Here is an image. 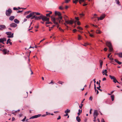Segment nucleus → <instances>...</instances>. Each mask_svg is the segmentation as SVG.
<instances>
[{"label": "nucleus", "mask_w": 122, "mask_h": 122, "mask_svg": "<svg viewBox=\"0 0 122 122\" xmlns=\"http://www.w3.org/2000/svg\"><path fill=\"white\" fill-rule=\"evenodd\" d=\"M35 17H36V16L35 15H33L30 18V19H33L34 18H35Z\"/></svg>", "instance_id": "obj_33"}, {"label": "nucleus", "mask_w": 122, "mask_h": 122, "mask_svg": "<svg viewBox=\"0 0 122 122\" xmlns=\"http://www.w3.org/2000/svg\"><path fill=\"white\" fill-rule=\"evenodd\" d=\"M81 112L82 110H81L80 109H79L78 110V112L77 113L78 116H79V115H80V114L81 113Z\"/></svg>", "instance_id": "obj_23"}, {"label": "nucleus", "mask_w": 122, "mask_h": 122, "mask_svg": "<svg viewBox=\"0 0 122 122\" xmlns=\"http://www.w3.org/2000/svg\"><path fill=\"white\" fill-rule=\"evenodd\" d=\"M13 10H18V9L14 7L13 8Z\"/></svg>", "instance_id": "obj_53"}, {"label": "nucleus", "mask_w": 122, "mask_h": 122, "mask_svg": "<svg viewBox=\"0 0 122 122\" xmlns=\"http://www.w3.org/2000/svg\"><path fill=\"white\" fill-rule=\"evenodd\" d=\"M109 58L111 60H113V59L112 58V57L110 58H110Z\"/></svg>", "instance_id": "obj_64"}, {"label": "nucleus", "mask_w": 122, "mask_h": 122, "mask_svg": "<svg viewBox=\"0 0 122 122\" xmlns=\"http://www.w3.org/2000/svg\"><path fill=\"white\" fill-rule=\"evenodd\" d=\"M12 13V10L10 9H9L6 11V15L8 16H10L11 15V14Z\"/></svg>", "instance_id": "obj_3"}, {"label": "nucleus", "mask_w": 122, "mask_h": 122, "mask_svg": "<svg viewBox=\"0 0 122 122\" xmlns=\"http://www.w3.org/2000/svg\"><path fill=\"white\" fill-rule=\"evenodd\" d=\"M31 11H26L25 12V14H28Z\"/></svg>", "instance_id": "obj_45"}, {"label": "nucleus", "mask_w": 122, "mask_h": 122, "mask_svg": "<svg viewBox=\"0 0 122 122\" xmlns=\"http://www.w3.org/2000/svg\"><path fill=\"white\" fill-rule=\"evenodd\" d=\"M106 45L109 47L110 52L112 51H113V49L111 42L108 41H107Z\"/></svg>", "instance_id": "obj_2"}, {"label": "nucleus", "mask_w": 122, "mask_h": 122, "mask_svg": "<svg viewBox=\"0 0 122 122\" xmlns=\"http://www.w3.org/2000/svg\"><path fill=\"white\" fill-rule=\"evenodd\" d=\"M111 97L112 99V101H113L114 100V95H112L111 96Z\"/></svg>", "instance_id": "obj_28"}, {"label": "nucleus", "mask_w": 122, "mask_h": 122, "mask_svg": "<svg viewBox=\"0 0 122 122\" xmlns=\"http://www.w3.org/2000/svg\"><path fill=\"white\" fill-rule=\"evenodd\" d=\"M100 65H102L103 63V61L101 60H100Z\"/></svg>", "instance_id": "obj_39"}, {"label": "nucleus", "mask_w": 122, "mask_h": 122, "mask_svg": "<svg viewBox=\"0 0 122 122\" xmlns=\"http://www.w3.org/2000/svg\"><path fill=\"white\" fill-rule=\"evenodd\" d=\"M70 112V110H69L68 109H66V110L65 111V113H68Z\"/></svg>", "instance_id": "obj_24"}, {"label": "nucleus", "mask_w": 122, "mask_h": 122, "mask_svg": "<svg viewBox=\"0 0 122 122\" xmlns=\"http://www.w3.org/2000/svg\"><path fill=\"white\" fill-rule=\"evenodd\" d=\"M59 29L60 31H61L62 32H64V30L62 29L60 27L59 28Z\"/></svg>", "instance_id": "obj_37"}, {"label": "nucleus", "mask_w": 122, "mask_h": 122, "mask_svg": "<svg viewBox=\"0 0 122 122\" xmlns=\"http://www.w3.org/2000/svg\"><path fill=\"white\" fill-rule=\"evenodd\" d=\"M76 31V29H74L73 30V31L74 33Z\"/></svg>", "instance_id": "obj_51"}, {"label": "nucleus", "mask_w": 122, "mask_h": 122, "mask_svg": "<svg viewBox=\"0 0 122 122\" xmlns=\"http://www.w3.org/2000/svg\"><path fill=\"white\" fill-rule=\"evenodd\" d=\"M109 77L112 80H113V81L115 83H116L117 82L119 83L117 80L116 78L114 76L110 75L109 76Z\"/></svg>", "instance_id": "obj_4"}, {"label": "nucleus", "mask_w": 122, "mask_h": 122, "mask_svg": "<svg viewBox=\"0 0 122 122\" xmlns=\"http://www.w3.org/2000/svg\"><path fill=\"white\" fill-rule=\"evenodd\" d=\"M101 122H105L104 119L102 118V119Z\"/></svg>", "instance_id": "obj_57"}, {"label": "nucleus", "mask_w": 122, "mask_h": 122, "mask_svg": "<svg viewBox=\"0 0 122 122\" xmlns=\"http://www.w3.org/2000/svg\"><path fill=\"white\" fill-rule=\"evenodd\" d=\"M49 84H54V82H53V80H52L51 81V82L50 83H49Z\"/></svg>", "instance_id": "obj_48"}, {"label": "nucleus", "mask_w": 122, "mask_h": 122, "mask_svg": "<svg viewBox=\"0 0 122 122\" xmlns=\"http://www.w3.org/2000/svg\"><path fill=\"white\" fill-rule=\"evenodd\" d=\"M35 12H33L30 13L29 15H27L26 16V18L28 19L30 18L31 16L35 15Z\"/></svg>", "instance_id": "obj_8"}, {"label": "nucleus", "mask_w": 122, "mask_h": 122, "mask_svg": "<svg viewBox=\"0 0 122 122\" xmlns=\"http://www.w3.org/2000/svg\"><path fill=\"white\" fill-rule=\"evenodd\" d=\"M41 19L43 21H48L49 20V18H47L46 16L43 15H42Z\"/></svg>", "instance_id": "obj_7"}, {"label": "nucleus", "mask_w": 122, "mask_h": 122, "mask_svg": "<svg viewBox=\"0 0 122 122\" xmlns=\"http://www.w3.org/2000/svg\"><path fill=\"white\" fill-rule=\"evenodd\" d=\"M77 28L78 29H79L81 30H83V29L81 27H79V26L77 27Z\"/></svg>", "instance_id": "obj_35"}, {"label": "nucleus", "mask_w": 122, "mask_h": 122, "mask_svg": "<svg viewBox=\"0 0 122 122\" xmlns=\"http://www.w3.org/2000/svg\"><path fill=\"white\" fill-rule=\"evenodd\" d=\"M105 15H101L100 17H97L98 20H102L105 17Z\"/></svg>", "instance_id": "obj_12"}, {"label": "nucleus", "mask_w": 122, "mask_h": 122, "mask_svg": "<svg viewBox=\"0 0 122 122\" xmlns=\"http://www.w3.org/2000/svg\"><path fill=\"white\" fill-rule=\"evenodd\" d=\"M57 83L59 84H62L63 83H64V82H63L61 81H59L57 82Z\"/></svg>", "instance_id": "obj_38"}, {"label": "nucleus", "mask_w": 122, "mask_h": 122, "mask_svg": "<svg viewBox=\"0 0 122 122\" xmlns=\"http://www.w3.org/2000/svg\"><path fill=\"white\" fill-rule=\"evenodd\" d=\"M115 0L116 3H117V4L120 5V2L119 1V0Z\"/></svg>", "instance_id": "obj_30"}, {"label": "nucleus", "mask_w": 122, "mask_h": 122, "mask_svg": "<svg viewBox=\"0 0 122 122\" xmlns=\"http://www.w3.org/2000/svg\"><path fill=\"white\" fill-rule=\"evenodd\" d=\"M96 33L97 34H100L101 33L102 31L99 30H96Z\"/></svg>", "instance_id": "obj_25"}, {"label": "nucleus", "mask_w": 122, "mask_h": 122, "mask_svg": "<svg viewBox=\"0 0 122 122\" xmlns=\"http://www.w3.org/2000/svg\"><path fill=\"white\" fill-rule=\"evenodd\" d=\"M89 100H91L92 101V97L91 96L89 98Z\"/></svg>", "instance_id": "obj_58"}, {"label": "nucleus", "mask_w": 122, "mask_h": 122, "mask_svg": "<svg viewBox=\"0 0 122 122\" xmlns=\"http://www.w3.org/2000/svg\"><path fill=\"white\" fill-rule=\"evenodd\" d=\"M107 48L106 47L104 49V50L105 51H107Z\"/></svg>", "instance_id": "obj_52"}, {"label": "nucleus", "mask_w": 122, "mask_h": 122, "mask_svg": "<svg viewBox=\"0 0 122 122\" xmlns=\"http://www.w3.org/2000/svg\"><path fill=\"white\" fill-rule=\"evenodd\" d=\"M35 14H36V15H40V14L39 13H38V12H35Z\"/></svg>", "instance_id": "obj_50"}, {"label": "nucleus", "mask_w": 122, "mask_h": 122, "mask_svg": "<svg viewBox=\"0 0 122 122\" xmlns=\"http://www.w3.org/2000/svg\"><path fill=\"white\" fill-rule=\"evenodd\" d=\"M15 118L14 117H12V121H13L15 120Z\"/></svg>", "instance_id": "obj_62"}, {"label": "nucleus", "mask_w": 122, "mask_h": 122, "mask_svg": "<svg viewBox=\"0 0 122 122\" xmlns=\"http://www.w3.org/2000/svg\"><path fill=\"white\" fill-rule=\"evenodd\" d=\"M80 16L82 17L84 15V14L83 13L80 14Z\"/></svg>", "instance_id": "obj_42"}, {"label": "nucleus", "mask_w": 122, "mask_h": 122, "mask_svg": "<svg viewBox=\"0 0 122 122\" xmlns=\"http://www.w3.org/2000/svg\"><path fill=\"white\" fill-rule=\"evenodd\" d=\"M11 41V40L10 39H8L7 41L6 44H8V43H9Z\"/></svg>", "instance_id": "obj_32"}, {"label": "nucleus", "mask_w": 122, "mask_h": 122, "mask_svg": "<svg viewBox=\"0 0 122 122\" xmlns=\"http://www.w3.org/2000/svg\"><path fill=\"white\" fill-rule=\"evenodd\" d=\"M65 22L67 24H70L71 25H72L74 23V21L72 20H66L65 19Z\"/></svg>", "instance_id": "obj_6"}, {"label": "nucleus", "mask_w": 122, "mask_h": 122, "mask_svg": "<svg viewBox=\"0 0 122 122\" xmlns=\"http://www.w3.org/2000/svg\"><path fill=\"white\" fill-rule=\"evenodd\" d=\"M101 87V86L100 85H99V87H97V89H98V90H100L101 92H102V90L101 89H100V88Z\"/></svg>", "instance_id": "obj_31"}, {"label": "nucleus", "mask_w": 122, "mask_h": 122, "mask_svg": "<svg viewBox=\"0 0 122 122\" xmlns=\"http://www.w3.org/2000/svg\"><path fill=\"white\" fill-rule=\"evenodd\" d=\"M66 114L64 115L65 116H68V113H65Z\"/></svg>", "instance_id": "obj_61"}, {"label": "nucleus", "mask_w": 122, "mask_h": 122, "mask_svg": "<svg viewBox=\"0 0 122 122\" xmlns=\"http://www.w3.org/2000/svg\"><path fill=\"white\" fill-rule=\"evenodd\" d=\"M78 0L79 1V0H73V3L75 4H76V3L78 2Z\"/></svg>", "instance_id": "obj_29"}, {"label": "nucleus", "mask_w": 122, "mask_h": 122, "mask_svg": "<svg viewBox=\"0 0 122 122\" xmlns=\"http://www.w3.org/2000/svg\"><path fill=\"white\" fill-rule=\"evenodd\" d=\"M83 104H81V106H79V107H80V109H81V108H82V106H83Z\"/></svg>", "instance_id": "obj_43"}, {"label": "nucleus", "mask_w": 122, "mask_h": 122, "mask_svg": "<svg viewBox=\"0 0 122 122\" xmlns=\"http://www.w3.org/2000/svg\"><path fill=\"white\" fill-rule=\"evenodd\" d=\"M117 63L119 65H121L122 64V62H121L119 61H118Z\"/></svg>", "instance_id": "obj_55"}, {"label": "nucleus", "mask_w": 122, "mask_h": 122, "mask_svg": "<svg viewBox=\"0 0 122 122\" xmlns=\"http://www.w3.org/2000/svg\"><path fill=\"white\" fill-rule=\"evenodd\" d=\"M46 115H51V113L49 112H46Z\"/></svg>", "instance_id": "obj_44"}, {"label": "nucleus", "mask_w": 122, "mask_h": 122, "mask_svg": "<svg viewBox=\"0 0 122 122\" xmlns=\"http://www.w3.org/2000/svg\"><path fill=\"white\" fill-rule=\"evenodd\" d=\"M61 118V117L60 116H59L58 118H57V119L59 120Z\"/></svg>", "instance_id": "obj_63"}, {"label": "nucleus", "mask_w": 122, "mask_h": 122, "mask_svg": "<svg viewBox=\"0 0 122 122\" xmlns=\"http://www.w3.org/2000/svg\"><path fill=\"white\" fill-rule=\"evenodd\" d=\"M77 24L78 25H80L81 24V23L79 21H78L77 22Z\"/></svg>", "instance_id": "obj_49"}, {"label": "nucleus", "mask_w": 122, "mask_h": 122, "mask_svg": "<svg viewBox=\"0 0 122 122\" xmlns=\"http://www.w3.org/2000/svg\"><path fill=\"white\" fill-rule=\"evenodd\" d=\"M15 17L14 16H11L9 18V20L11 21L13 20L14 19Z\"/></svg>", "instance_id": "obj_18"}, {"label": "nucleus", "mask_w": 122, "mask_h": 122, "mask_svg": "<svg viewBox=\"0 0 122 122\" xmlns=\"http://www.w3.org/2000/svg\"><path fill=\"white\" fill-rule=\"evenodd\" d=\"M111 53H110L108 55V56H107L108 58H110V56L111 55Z\"/></svg>", "instance_id": "obj_56"}, {"label": "nucleus", "mask_w": 122, "mask_h": 122, "mask_svg": "<svg viewBox=\"0 0 122 122\" xmlns=\"http://www.w3.org/2000/svg\"><path fill=\"white\" fill-rule=\"evenodd\" d=\"M75 19L77 20H79V18L78 17H75Z\"/></svg>", "instance_id": "obj_54"}, {"label": "nucleus", "mask_w": 122, "mask_h": 122, "mask_svg": "<svg viewBox=\"0 0 122 122\" xmlns=\"http://www.w3.org/2000/svg\"><path fill=\"white\" fill-rule=\"evenodd\" d=\"M42 15H41L40 16H36L35 20H40L41 19L42 17Z\"/></svg>", "instance_id": "obj_16"}, {"label": "nucleus", "mask_w": 122, "mask_h": 122, "mask_svg": "<svg viewBox=\"0 0 122 122\" xmlns=\"http://www.w3.org/2000/svg\"><path fill=\"white\" fill-rule=\"evenodd\" d=\"M6 41V39L5 38L0 39V43H3L4 41Z\"/></svg>", "instance_id": "obj_15"}, {"label": "nucleus", "mask_w": 122, "mask_h": 122, "mask_svg": "<svg viewBox=\"0 0 122 122\" xmlns=\"http://www.w3.org/2000/svg\"><path fill=\"white\" fill-rule=\"evenodd\" d=\"M26 117L25 116V117H24V118L22 120V121L23 122H24L25 121V119H26Z\"/></svg>", "instance_id": "obj_46"}, {"label": "nucleus", "mask_w": 122, "mask_h": 122, "mask_svg": "<svg viewBox=\"0 0 122 122\" xmlns=\"http://www.w3.org/2000/svg\"><path fill=\"white\" fill-rule=\"evenodd\" d=\"M10 26L11 27H15L17 26V25L15 23H13L11 24Z\"/></svg>", "instance_id": "obj_13"}, {"label": "nucleus", "mask_w": 122, "mask_h": 122, "mask_svg": "<svg viewBox=\"0 0 122 122\" xmlns=\"http://www.w3.org/2000/svg\"><path fill=\"white\" fill-rule=\"evenodd\" d=\"M22 11H23L22 10L20 11V10H19L17 11V13H20L21 12H22Z\"/></svg>", "instance_id": "obj_60"}, {"label": "nucleus", "mask_w": 122, "mask_h": 122, "mask_svg": "<svg viewBox=\"0 0 122 122\" xmlns=\"http://www.w3.org/2000/svg\"><path fill=\"white\" fill-rule=\"evenodd\" d=\"M50 23H51V22H49V21L46 22V24H50Z\"/></svg>", "instance_id": "obj_47"}, {"label": "nucleus", "mask_w": 122, "mask_h": 122, "mask_svg": "<svg viewBox=\"0 0 122 122\" xmlns=\"http://www.w3.org/2000/svg\"><path fill=\"white\" fill-rule=\"evenodd\" d=\"M96 117H94V120H93V121L95 122H96Z\"/></svg>", "instance_id": "obj_41"}, {"label": "nucleus", "mask_w": 122, "mask_h": 122, "mask_svg": "<svg viewBox=\"0 0 122 122\" xmlns=\"http://www.w3.org/2000/svg\"><path fill=\"white\" fill-rule=\"evenodd\" d=\"M65 2L66 3H68L70 1V0H65Z\"/></svg>", "instance_id": "obj_40"}, {"label": "nucleus", "mask_w": 122, "mask_h": 122, "mask_svg": "<svg viewBox=\"0 0 122 122\" xmlns=\"http://www.w3.org/2000/svg\"><path fill=\"white\" fill-rule=\"evenodd\" d=\"M55 15L56 16H58V17L55 18L52 16H51V20L54 24L58 25V22L59 23H60L61 20L62 19V17L61 16V13L57 11H55Z\"/></svg>", "instance_id": "obj_1"}, {"label": "nucleus", "mask_w": 122, "mask_h": 122, "mask_svg": "<svg viewBox=\"0 0 122 122\" xmlns=\"http://www.w3.org/2000/svg\"><path fill=\"white\" fill-rule=\"evenodd\" d=\"M41 116V114H38L32 116L30 118V119H32L34 118H37L40 117Z\"/></svg>", "instance_id": "obj_9"}, {"label": "nucleus", "mask_w": 122, "mask_h": 122, "mask_svg": "<svg viewBox=\"0 0 122 122\" xmlns=\"http://www.w3.org/2000/svg\"><path fill=\"white\" fill-rule=\"evenodd\" d=\"M49 13L48 14H46V15L47 17H50V15L52 13V12L51 11H48Z\"/></svg>", "instance_id": "obj_19"}, {"label": "nucleus", "mask_w": 122, "mask_h": 122, "mask_svg": "<svg viewBox=\"0 0 122 122\" xmlns=\"http://www.w3.org/2000/svg\"><path fill=\"white\" fill-rule=\"evenodd\" d=\"M14 22L16 24H18L19 23V21L16 19H15L14 20Z\"/></svg>", "instance_id": "obj_21"}, {"label": "nucleus", "mask_w": 122, "mask_h": 122, "mask_svg": "<svg viewBox=\"0 0 122 122\" xmlns=\"http://www.w3.org/2000/svg\"><path fill=\"white\" fill-rule=\"evenodd\" d=\"M115 54L118 55L119 57L122 58V53L121 52L118 53H116Z\"/></svg>", "instance_id": "obj_17"}, {"label": "nucleus", "mask_w": 122, "mask_h": 122, "mask_svg": "<svg viewBox=\"0 0 122 122\" xmlns=\"http://www.w3.org/2000/svg\"><path fill=\"white\" fill-rule=\"evenodd\" d=\"M5 26L4 25H0V30H2L6 28Z\"/></svg>", "instance_id": "obj_11"}, {"label": "nucleus", "mask_w": 122, "mask_h": 122, "mask_svg": "<svg viewBox=\"0 0 122 122\" xmlns=\"http://www.w3.org/2000/svg\"><path fill=\"white\" fill-rule=\"evenodd\" d=\"M90 44H89L88 43H85L84 44H83L82 45L83 46H86L87 45H90Z\"/></svg>", "instance_id": "obj_27"}, {"label": "nucleus", "mask_w": 122, "mask_h": 122, "mask_svg": "<svg viewBox=\"0 0 122 122\" xmlns=\"http://www.w3.org/2000/svg\"><path fill=\"white\" fill-rule=\"evenodd\" d=\"M76 120L78 122H80V121H81V119L78 116L76 117Z\"/></svg>", "instance_id": "obj_20"}, {"label": "nucleus", "mask_w": 122, "mask_h": 122, "mask_svg": "<svg viewBox=\"0 0 122 122\" xmlns=\"http://www.w3.org/2000/svg\"><path fill=\"white\" fill-rule=\"evenodd\" d=\"M104 72H105V73H107V70L106 69H105L103 70L102 72V73L103 74Z\"/></svg>", "instance_id": "obj_36"}, {"label": "nucleus", "mask_w": 122, "mask_h": 122, "mask_svg": "<svg viewBox=\"0 0 122 122\" xmlns=\"http://www.w3.org/2000/svg\"><path fill=\"white\" fill-rule=\"evenodd\" d=\"M106 80V78H105V77H104V78H103L102 79L103 81H105Z\"/></svg>", "instance_id": "obj_59"}, {"label": "nucleus", "mask_w": 122, "mask_h": 122, "mask_svg": "<svg viewBox=\"0 0 122 122\" xmlns=\"http://www.w3.org/2000/svg\"><path fill=\"white\" fill-rule=\"evenodd\" d=\"M3 52L4 53V54L5 55L6 54H7L9 52V51H8L6 49H4L3 50H2Z\"/></svg>", "instance_id": "obj_14"}, {"label": "nucleus", "mask_w": 122, "mask_h": 122, "mask_svg": "<svg viewBox=\"0 0 122 122\" xmlns=\"http://www.w3.org/2000/svg\"><path fill=\"white\" fill-rule=\"evenodd\" d=\"M81 36L80 35H78V40H81Z\"/></svg>", "instance_id": "obj_26"}, {"label": "nucleus", "mask_w": 122, "mask_h": 122, "mask_svg": "<svg viewBox=\"0 0 122 122\" xmlns=\"http://www.w3.org/2000/svg\"><path fill=\"white\" fill-rule=\"evenodd\" d=\"M98 115V113L97 110H94L93 113V116L97 117Z\"/></svg>", "instance_id": "obj_10"}, {"label": "nucleus", "mask_w": 122, "mask_h": 122, "mask_svg": "<svg viewBox=\"0 0 122 122\" xmlns=\"http://www.w3.org/2000/svg\"><path fill=\"white\" fill-rule=\"evenodd\" d=\"M59 9L61 10H63L64 9V8L62 7V6H61L59 7Z\"/></svg>", "instance_id": "obj_34"}, {"label": "nucleus", "mask_w": 122, "mask_h": 122, "mask_svg": "<svg viewBox=\"0 0 122 122\" xmlns=\"http://www.w3.org/2000/svg\"><path fill=\"white\" fill-rule=\"evenodd\" d=\"M5 33L7 34V35H9V36H7L8 38H12L13 37L14 34L13 33L12 34L11 32H6Z\"/></svg>", "instance_id": "obj_5"}, {"label": "nucleus", "mask_w": 122, "mask_h": 122, "mask_svg": "<svg viewBox=\"0 0 122 122\" xmlns=\"http://www.w3.org/2000/svg\"><path fill=\"white\" fill-rule=\"evenodd\" d=\"M94 89L95 90V92H97V94L99 93V92L98 90L96 89V85L95 84H94Z\"/></svg>", "instance_id": "obj_22"}]
</instances>
